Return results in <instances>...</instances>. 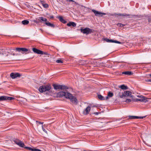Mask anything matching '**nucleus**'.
<instances>
[{"label":"nucleus","instance_id":"obj_1","mask_svg":"<svg viewBox=\"0 0 151 151\" xmlns=\"http://www.w3.org/2000/svg\"><path fill=\"white\" fill-rule=\"evenodd\" d=\"M57 97H62L64 96L66 98L69 99L73 103L76 104L78 103L76 97L69 92L65 91H60L57 93Z\"/></svg>","mask_w":151,"mask_h":151},{"label":"nucleus","instance_id":"obj_2","mask_svg":"<svg viewBox=\"0 0 151 151\" xmlns=\"http://www.w3.org/2000/svg\"><path fill=\"white\" fill-rule=\"evenodd\" d=\"M39 91L41 93L47 92L46 94L49 95H51L53 92L52 88L50 85L40 86L39 88Z\"/></svg>","mask_w":151,"mask_h":151},{"label":"nucleus","instance_id":"obj_3","mask_svg":"<svg viewBox=\"0 0 151 151\" xmlns=\"http://www.w3.org/2000/svg\"><path fill=\"white\" fill-rule=\"evenodd\" d=\"M14 142L19 146L28 149L31 151H41V150L37 149L35 148H32L31 147H25V145L24 143L22 142L21 141L19 140L16 139L14 140Z\"/></svg>","mask_w":151,"mask_h":151},{"label":"nucleus","instance_id":"obj_4","mask_svg":"<svg viewBox=\"0 0 151 151\" xmlns=\"http://www.w3.org/2000/svg\"><path fill=\"white\" fill-rule=\"evenodd\" d=\"M52 86L54 89L57 91H59L60 90H65L68 89V87L65 85L53 84Z\"/></svg>","mask_w":151,"mask_h":151},{"label":"nucleus","instance_id":"obj_5","mask_svg":"<svg viewBox=\"0 0 151 151\" xmlns=\"http://www.w3.org/2000/svg\"><path fill=\"white\" fill-rule=\"evenodd\" d=\"M81 32L83 34L88 35L91 34L93 32V30L88 27L85 28H81L80 29Z\"/></svg>","mask_w":151,"mask_h":151},{"label":"nucleus","instance_id":"obj_6","mask_svg":"<svg viewBox=\"0 0 151 151\" xmlns=\"http://www.w3.org/2000/svg\"><path fill=\"white\" fill-rule=\"evenodd\" d=\"M115 94L119 98H122L124 97V91L121 89H116Z\"/></svg>","mask_w":151,"mask_h":151},{"label":"nucleus","instance_id":"obj_7","mask_svg":"<svg viewBox=\"0 0 151 151\" xmlns=\"http://www.w3.org/2000/svg\"><path fill=\"white\" fill-rule=\"evenodd\" d=\"M137 97L140 98V99H134L133 101H140L142 102H147L148 101L147 99H148L146 98L143 96H137Z\"/></svg>","mask_w":151,"mask_h":151},{"label":"nucleus","instance_id":"obj_8","mask_svg":"<svg viewBox=\"0 0 151 151\" xmlns=\"http://www.w3.org/2000/svg\"><path fill=\"white\" fill-rule=\"evenodd\" d=\"M16 50L17 51L19 52H21L22 53H23V52H26V54H28L31 52L30 50L25 48H16Z\"/></svg>","mask_w":151,"mask_h":151},{"label":"nucleus","instance_id":"obj_9","mask_svg":"<svg viewBox=\"0 0 151 151\" xmlns=\"http://www.w3.org/2000/svg\"><path fill=\"white\" fill-rule=\"evenodd\" d=\"M103 40L104 41H106L108 42L115 43L118 44H123V42L122 41L119 42L116 40H109L107 38H103Z\"/></svg>","mask_w":151,"mask_h":151},{"label":"nucleus","instance_id":"obj_10","mask_svg":"<svg viewBox=\"0 0 151 151\" xmlns=\"http://www.w3.org/2000/svg\"><path fill=\"white\" fill-rule=\"evenodd\" d=\"M9 52L7 49L3 50H1L0 51V54L1 55L0 56V57L3 58L5 56H8L9 55Z\"/></svg>","mask_w":151,"mask_h":151},{"label":"nucleus","instance_id":"obj_11","mask_svg":"<svg viewBox=\"0 0 151 151\" xmlns=\"http://www.w3.org/2000/svg\"><path fill=\"white\" fill-rule=\"evenodd\" d=\"M21 75L18 73H11L10 75V77L12 79H15L17 77L19 78L21 77Z\"/></svg>","mask_w":151,"mask_h":151},{"label":"nucleus","instance_id":"obj_12","mask_svg":"<svg viewBox=\"0 0 151 151\" xmlns=\"http://www.w3.org/2000/svg\"><path fill=\"white\" fill-rule=\"evenodd\" d=\"M92 11L93 12L95 15L96 16H99V17H102L103 15H106V14L103 13H102L101 12L95 10L94 9H92Z\"/></svg>","mask_w":151,"mask_h":151},{"label":"nucleus","instance_id":"obj_13","mask_svg":"<svg viewBox=\"0 0 151 151\" xmlns=\"http://www.w3.org/2000/svg\"><path fill=\"white\" fill-rule=\"evenodd\" d=\"M14 98L12 97H7L5 96H0V101L6 100H12L14 99Z\"/></svg>","mask_w":151,"mask_h":151},{"label":"nucleus","instance_id":"obj_14","mask_svg":"<svg viewBox=\"0 0 151 151\" xmlns=\"http://www.w3.org/2000/svg\"><path fill=\"white\" fill-rule=\"evenodd\" d=\"M124 97H129L133 98V96L132 95V92L129 91H124Z\"/></svg>","mask_w":151,"mask_h":151},{"label":"nucleus","instance_id":"obj_15","mask_svg":"<svg viewBox=\"0 0 151 151\" xmlns=\"http://www.w3.org/2000/svg\"><path fill=\"white\" fill-rule=\"evenodd\" d=\"M91 110V107L90 106H88L85 110L83 111V113L84 115H86L88 114Z\"/></svg>","mask_w":151,"mask_h":151},{"label":"nucleus","instance_id":"obj_16","mask_svg":"<svg viewBox=\"0 0 151 151\" xmlns=\"http://www.w3.org/2000/svg\"><path fill=\"white\" fill-rule=\"evenodd\" d=\"M33 51L35 53L38 54H41V51L35 48H32Z\"/></svg>","mask_w":151,"mask_h":151},{"label":"nucleus","instance_id":"obj_17","mask_svg":"<svg viewBox=\"0 0 151 151\" xmlns=\"http://www.w3.org/2000/svg\"><path fill=\"white\" fill-rule=\"evenodd\" d=\"M58 18L59 20L63 24H65L67 23V21L64 19L63 17L61 16H59Z\"/></svg>","mask_w":151,"mask_h":151},{"label":"nucleus","instance_id":"obj_18","mask_svg":"<svg viewBox=\"0 0 151 151\" xmlns=\"http://www.w3.org/2000/svg\"><path fill=\"white\" fill-rule=\"evenodd\" d=\"M67 25L68 27H70L72 26L73 27H75L76 26V24L74 22H70L67 24Z\"/></svg>","mask_w":151,"mask_h":151},{"label":"nucleus","instance_id":"obj_19","mask_svg":"<svg viewBox=\"0 0 151 151\" xmlns=\"http://www.w3.org/2000/svg\"><path fill=\"white\" fill-rule=\"evenodd\" d=\"M113 96V94L110 91L108 92L107 96L106 97V99L107 100L109 98L112 97Z\"/></svg>","mask_w":151,"mask_h":151},{"label":"nucleus","instance_id":"obj_20","mask_svg":"<svg viewBox=\"0 0 151 151\" xmlns=\"http://www.w3.org/2000/svg\"><path fill=\"white\" fill-rule=\"evenodd\" d=\"M45 24L48 26L50 27L53 28L55 27V25L53 24H52L49 22H45Z\"/></svg>","mask_w":151,"mask_h":151},{"label":"nucleus","instance_id":"obj_21","mask_svg":"<svg viewBox=\"0 0 151 151\" xmlns=\"http://www.w3.org/2000/svg\"><path fill=\"white\" fill-rule=\"evenodd\" d=\"M119 87L123 90H126L128 89V87L124 85H122L119 86Z\"/></svg>","mask_w":151,"mask_h":151},{"label":"nucleus","instance_id":"obj_22","mask_svg":"<svg viewBox=\"0 0 151 151\" xmlns=\"http://www.w3.org/2000/svg\"><path fill=\"white\" fill-rule=\"evenodd\" d=\"M116 15H118V16H122L126 17L129 16L130 15H129V14H127L126 13H124V14L119 13V14H116Z\"/></svg>","mask_w":151,"mask_h":151},{"label":"nucleus","instance_id":"obj_23","mask_svg":"<svg viewBox=\"0 0 151 151\" xmlns=\"http://www.w3.org/2000/svg\"><path fill=\"white\" fill-rule=\"evenodd\" d=\"M22 24L25 25L29 24V21L28 20H24L22 21Z\"/></svg>","mask_w":151,"mask_h":151},{"label":"nucleus","instance_id":"obj_24","mask_svg":"<svg viewBox=\"0 0 151 151\" xmlns=\"http://www.w3.org/2000/svg\"><path fill=\"white\" fill-rule=\"evenodd\" d=\"M39 18L40 19V20H41L42 22H46L47 21V19L46 18H44L42 17H39Z\"/></svg>","mask_w":151,"mask_h":151},{"label":"nucleus","instance_id":"obj_25","mask_svg":"<svg viewBox=\"0 0 151 151\" xmlns=\"http://www.w3.org/2000/svg\"><path fill=\"white\" fill-rule=\"evenodd\" d=\"M122 74L128 75H130L132 74V73L130 71H126L123 72L122 73Z\"/></svg>","mask_w":151,"mask_h":151},{"label":"nucleus","instance_id":"obj_26","mask_svg":"<svg viewBox=\"0 0 151 151\" xmlns=\"http://www.w3.org/2000/svg\"><path fill=\"white\" fill-rule=\"evenodd\" d=\"M99 99L100 100H105L106 99H104V97L100 94H98V95Z\"/></svg>","mask_w":151,"mask_h":151},{"label":"nucleus","instance_id":"obj_27","mask_svg":"<svg viewBox=\"0 0 151 151\" xmlns=\"http://www.w3.org/2000/svg\"><path fill=\"white\" fill-rule=\"evenodd\" d=\"M41 55H48V57H49V55H50L49 54H48L47 52H45L43 51H41Z\"/></svg>","mask_w":151,"mask_h":151},{"label":"nucleus","instance_id":"obj_28","mask_svg":"<svg viewBox=\"0 0 151 151\" xmlns=\"http://www.w3.org/2000/svg\"><path fill=\"white\" fill-rule=\"evenodd\" d=\"M66 1H69V2H74V4H76V5H79V4L78 3L75 1L73 0H66Z\"/></svg>","mask_w":151,"mask_h":151},{"label":"nucleus","instance_id":"obj_29","mask_svg":"<svg viewBox=\"0 0 151 151\" xmlns=\"http://www.w3.org/2000/svg\"><path fill=\"white\" fill-rule=\"evenodd\" d=\"M133 17H135V18H140L141 17V15H131Z\"/></svg>","mask_w":151,"mask_h":151},{"label":"nucleus","instance_id":"obj_30","mask_svg":"<svg viewBox=\"0 0 151 151\" xmlns=\"http://www.w3.org/2000/svg\"><path fill=\"white\" fill-rule=\"evenodd\" d=\"M145 116H142V117H139L137 116H135V119H142L144 118H145Z\"/></svg>","mask_w":151,"mask_h":151},{"label":"nucleus","instance_id":"obj_31","mask_svg":"<svg viewBox=\"0 0 151 151\" xmlns=\"http://www.w3.org/2000/svg\"><path fill=\"white\" fill-rule=\"evenodd\" d=\"M33 22L35 23H36L37 24H38L39 23V22H40V20L39 18L37 20H33Z\"/></svg>","mask_w":151,"mask_h":151},{"label":"nucleus","instance_id":"obj_32","mask_svg":"<svg viewBox=\"0 0 151 151\" xmlns=\"http://www.w3.org/2000/svg\"><path fill=\"white\" fill-rule=\"evenodd\" d=\"M36 123H37V127L38 126V124H42V125H43V122H39L38 121H36Z\"/></svg>","mask_w":151,"mask_h":151},{"label":"nucleus","instance_id":"obj_33","mask_svg":"<svg viewBox=\"0 0 151 151\" xmlns=\"http://www.w3.org/2000/svg\"><path fill=\"white\" fill-rule=\"evenodd\" d=\"M43 7L45 8H47L48 7V5L46 4H42Z\"/></svg>","mask_w":151,"mask_h":151},{"label":"nucleus","instance_id":"obj_34","mask_svg":"<svg viewBox=\"0 0 151 151\" xmlns=\"http://www.w3.org/2000/svg\"><path fill=\"white\" fill-rule=\"evenodd\" d=\"M42 130L45 133H46L47 134V131L45 129V128L43 127V125H42Z\"/></svg>","mask_w":151,"mask_h":151},{"label":"nucleus","instance_id":"obj_35","mask_svg":"<svg viewBox=\"0 0 151 151\" xmlns=\"http://www.w3.org/2000/svg\"><path fill=\"white\" fill-rule=\"evenodd\" d=\"M117 25L118 26H119L120 27H122L124 26H125L124 24H121V23H118Z\"/></svg>","mask_w":151,"mask_h":151},{"label":"nucleus","instance_id":"obj_36","mask_svg":"<svg viewBox=\"0 0 151 151\" xmlns=\"http://www.w3.org/2000/svg\"><path fill=\"white\" fill-rule=\"evenodd\" d=\"M129 118L130 119H135V116H129Z\"/></svg>","mask_w":151,"mask_h":151},{"label":"nucleus","instance_id":"obj_37","mask_svg":"<svg viewBox=\"0 0 151 151\" xmlns=\"http://www.w3.org/2000/svg\"><path fill=\"white\" fill-rule=\"evenodd\" d=\"M131 100L130 99H127L125 101V102L126 103L130 102L131 101Z\"/></svg>","mask_w":151,"mask_h":151},{"label":"nucleus","instance_id":"obj_38","mask_svg":"<svg viewBox=\"0 0 151 151\" xmlns=\"http://www.w3.org/2000/svg\"><path fill=\"white\" fill-rule=\"evenodd\" d=\"M57 63H63V62L60 60H58L56 61Z\"/></svg>","mask_w":151,"mask_h":151},{"label":"nucleus","instance_id":"obj_39","mask_svg":"<svg viewBox=\"0 0 151 151\" xmlns=\"http://www.w3.org/2000/svg\"><path fill=\"white\" fill-rule=\"evenodd\" d=\"M145 81L146 82H151V79H147Z\"/></svg>","mask_w":151,"mask_h":151},{"label":"nucleus","instance_id":"obj_40","mask_svg":"<svg viewBox=\"0 0 151 151\" xmlns=\"http://www.w3.org/2000/svg\"><path fill=\"white\" fill-rule=\"evenodd\" d=\"M100 113V112H94L93 114H95L96 115H98V114H99Z\"/></svg>","mask_w":151,"mask_h":151},{"label":"nucleus","instance_id":"obj_41","mask_svg":"<svg viewBox=\"0 0 151 151\" xmlns=\"http://www.w3.org/2000/svg\"><path fill=\"white\" fill-rule=\"evenodd\" d=\"M54 17V16L53 15L51 16H50V19H52Z\"/></svg>","mask_w":151,"mask_h":151},{"label":"nucleus","instance_id":"obj_42","mask_svg":"<svg viewBox=\"0 0 151 151\" xmlns=\"http://www.w3.org/2000/svg\"><path fill=\"white\" fill-rule=\"evenodd\" d=\"M149 75V76L150 77V78H151V74H149V75Z\"/></svg>","mask_w":151,"mask_h":151},{"label":"nucleus","instance_id":"obj_43","mask_svg":"<svg viewBox=\"0 0 151 151\" xmlns=\"http://www.w3.org/2000/svg\"><path fill=\"white\" fill-rule=\"evenodd\" d=\"M12 55L13 56H14V55H15V54H14V53H13Z\"/></svg>","mask_w":151,"mask_h":151},{"label":"nucleus","instance_id":"obj_44","mask_svg":"<svg viewBox=\"0 0 151 151\" xmlns=\"http://www.w3.org/2000/svg\"><path fill=\"white\" fill-rule=\"evenodd\" d=\"M82 6V7H85V6Z\"/></svg>","mask_w":151,"mask_h":151}]
</instances>
